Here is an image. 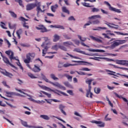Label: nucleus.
<instances>
[{
  "mask_svg": "<svg viewBox=\"0 0 128 128\" xmlns=\"http://www.w3.org/2000/svg\"><path fill=\"white\" fill-rule=\"evenodd\" d=\"M36 54L34 52H29L26 55V58L24 60V62L25 64H27L26 66L30 68V70H32V67H30V65L28 64H30V60H34Z\"/></svg>",
  "mask_w": 128,
  "mask_h": 128,
  "instance_id": "obj_1",
  "label": "nucleus"
},
{
  "mask_svg": "<svg viewBox=\"0 0 128 128\" xmlns=\"http://www.w3.org/2000/svg\"><path fill=\"white\" fill-rule=\"evenodd\" d=\"M50 78L54 80H58V78L56 76V75L54 74H50Z\"/></svg>",
  "mask_w": 128,
  "mask_h": 128,
  "instance_id": "obj_28",
  "label": "nucleus"
},
{
  "mask_svg": "<svg viewBox=\"0 0 128 128\" xmlns=\"http://www.w3.org/2000/svg\"><path fill=\"white\" fill-rule=\"evenodd\" d=\"M10 60H16V57H14V52H11V54L10 56Z\"/></svg>",
  "mask_w": 128,
  "mask_h": 128,
  "instance_id": "obj_44",
  "label": "nucleus"
},
{
  "mask_svg": "<svg viewBox=\"0 0 128 128\" xmlns=\"http://www.w3.org/2000/svg\"><path fill=\"white\" fill-rule=\"evenodd\" d=\"M44 48V49L42 50V52L43 56H44V54H46V52H48V46H46Z\"/></svg>",
  "mask_w": 128,
  "mask_h": 128,
  "instance_id": "obj_26",
  "label": "nucleus"
},
{
  "mask_svg": "<svg viewBox=\"0 0 128 128\" xmlns=\"http://www.w3.org/2000/svg\"><path fill=\"white\" fill-rule=\"evenodd\" d=\"M41 76L42 80H44L46 82H48L49 84H52V86H57L58 88H61L62 90H66V87L62 86L58 82H56L55 83L52 82L50 80H48V79L44 74L42 73L41 74Z\"/></svg>",
  "mask_w": 128,
  "mask_h": 128,
  "instance_id": "obj_2",
  "label": "nucleus"
},
{
  "mask_svg": "<svg viewBox=\"0 0 128 128\" xmlns=\"http://www.w3.org/2000/svg\"><path fill=\"white\" fill-rule=\"evenodd\" d=\"M2 60L4 62H5V64H8L9 66H12L10 62V60H8V58L2 56Z\"/></svg>",
  "mask_w": 128,
  "mask_h": 128,
  "instance_id": "obj_15",
  "label": "nucleus"
},
{
  "mask_svg": "<svg viewBox=\"0 0 128 128\" xmlns=\"http://www.w3.org/2000/svg\"><path fill=\"white\" fill-rule=\"evenodd\" d=\"M64 46H72V42H63Z\"/></svg>",
  "mask_w": 128,
  "mask_h": 128,
  "instance_id": "obj_31",
  "label": "nucleus"
},
{
  "mask_svg": "<svg viewBox=\"0 0 128 128\" xmlns=\"http://www.w3.org/2000/svg\"><path fill=\"white\" fill-rule=\"evenodd\" d=\"M120 64L122 66H128V60H120Z\"/></svg>",
  "mask_w": 128,
  "mask_h": 128,
  "instance_id": "obj_21",
  "label": "nucleus"
},
{
  "mask_svg": "<svg viewBox=\"0 0 128 128\" xmlns=\"http://www.w3.org/2000/svg\"><path fill=\"white\" fill-rule=\"evenodd\" d=\"M114 68H120V70H128V68H122V67H118L116 65H112Z\"/></svg>",
  "mask_w": 128,
  "mask_h": 128,
  "instance_id": "obj_42",
  "label": "nucleus"
},
{
  "mask_svg": "<svg viewBox=\"0 0 128 128\" xmlns=\"http://www.w3.org/2000/svg\"><path fill=\"white\" fill-rule=\"evenodd\" d=\"M104 4H106V6L108 7L109 10H112V6H110V3H108V2L105 1L104 2Z\"/></svg>",
  "mask_w": 128,
  "mask_h": 128,
  "instance_id": "obj_34",
  "label": "nucleus"
},
{
  "mask_svg": "<svg viewBox=\"0 0 128 128\" xmlns=\"http://www.w3.org/2000/svg\"><path fill=\"white\" fill-rule=\"evenodd\" d=\"M36 6V3L28 4L26 6V10H34Z\"/></svg>",
  "mask_w": 128,
  "mask_h": 128,
  "instance_id": "obj_8",
  "label": "nucleus"
},
{
  "mask_svg": "<svg viewBox=\"0 0 128 128\" xmlns=\"http://www.w3.org/2000/svg\"><path fill=\"white\" fill-rule=\"evenodd\" d=\"M92 122L98 124V126H100V128H104V122L102 121L94 120Z\"/></svg>",
  "mask_w": 128,
  "mask_h": 128,
  "instance_id": "obj_10",
  "label": "nucleus"
},
{
  "mask_svg": "<svg viewBox=\"0 0 128 128\" xmlns=\"http://www.w3.org/2000/svg\"><path fill=\"white\" fill-rule=\"evenodd\" d=\"M126 42V40H116L113 42L112 48H116V46H118L120 44H124Z\"/></svg>",
  "mask_w": 128,
  "mask_h": 128,
  "instance_id": "obj_4",
  "label": "nucleus"
},
{
  "mask_svg": "<svg viewBox=\"0 0 128 128\" xmlns=\"http://www.w3.org/2000/svg\"><path fill=\"white\" fill-rule=\"evenodd\" d=\"M94 92L96 94H100V88H94Z\"/></svg>",
  "mask_w": 128,
  "mask_h": 128,
  "instance_id": "obj_36",
  "label": "nucleus"
},
{
  "mask_svg": "<svg viewBox=\"0 0 128 128\" xmlns=\"http://www.w3.org/2000/svg\"><path fill=\"white\" fill-rule=\"evenodd\" d=\"M115 34H116L120 35V36H128V33H122V32H114Z\"/></svg>",
  "mask_w": 128,
  "mask_h": 128,
  "instance_id": "obj_32",
  "label": "nucleus"
},
{
  "mask_svg": "<svg viewBox=\"0 0 128 128\" xmlns=\"http://www.w3.org/2000/svg\"><path fill=\"white\" fill-rule=\"evenodd\" d=\"M112 11L117 12V14H120L122 12L120 10L114 8H112Z\"/></svg>",
  "mask_w": 128,
  "mask_h": 128,
  "instance_id": "obj_35",
  "label": "nucleus"
},
{
  "mask_svg": "<svg viewBox=\"0 0 128 128\" xmlns=\"http://www.w3.org/2000/svg\"><path fill=\"white\" fill-rule=\"evenodd\" d=\"M68 94H69L70 96H74V92H72V90H67Z\"/></svg>",
  "mask_w": 128,
  "mask_h": 128,
  "instance_id": "obj_59",
  "label": "nucleus"
},
{
  "mask_svg": "<svg viewBox=\"0 0 128 128\" xmlns=\"http://www.w3.org/2000/svg\"><path fill=\"white\" fill-rule=\"evenodd\" d=\"M75 44L77 46H80V42L78 40H74Z\"/></svg>",
  "mask_w": 128,
  "mask_h": 128,
  "instance_id": "obj_64",
  "label": "nucleus"
},
{
  "mask_svg": "<svg viewBox=\"0 0 128 128\" xmlns=\"http://www.w3.org/2000/svg\"><path fill=\"white\" fill-rule=\"evenodd\" d=\"M20 122H21L22 124L24 126H25V128H28V126H30L28 125V122H24L22 120H20Z\"/></svg>",
  "mask_w": 128,
  "mask_h": 128,
  "instance_id": "obj_30",
  "label": "nucleus"
},
{
  "mask_svg": "<svg viewBox=\"0 0 128 128\" xmlns=\"http://www.w3.org/2000/svg\"><path fill=\"white\" fill-rule=\"evenodd\" d=\"M15 2H18L20 6H24V4H22V0H15Z\"/></svg>",
  "mask_w": 128,
  "mask_h": 128,
  "instance_id": "obj_45",
  "label": "nucleus"
},
{
  "mask_svg": "<svg viewBox=\"0 0 128 128\" xmlns=\"http://www.w3.org/2000/svg\"><path fill=\"white\" fill-rule=\"evenodd\" d=\"M88 4H86V2L82 3V6H86V8H92V6H90Z\"/></svg>",
  "mask_w": 128,
  "mask_h": 128,
  "instance_id": "obj_56",
  "label": "nucleus"
},
{
  "mask_svg": "<svg viewBox=\"0 0 128 128\" xmlns=\"http://www.w3.org/2000/svg\"><path fill=\"white\" fill-rule=\"evenodd\" d=\"M64 84L66 86H68V88H70V86H72L68 82H64Z\"/></svg>",
  "mask_w": 128,
  "mask_h": 128,
  "instance_id": "obj_53",
  "label": "nucleus"
},
{
  "mask_svg": "<svg viewBox=\"0 0 128 128\" xmlns=\"http://www.w3.org/2000/svg\"><path fill=\"white\" fill-rule=\"evenodd\" d=\"M58 48L60 50H64V52H66V50H68L67 49H66V48L64 46L60 45V46H58Z\"/></svg>",
  "mask_w": 128,
  "mask_h": 128,
  "instance_id": "obj_37",
  "label": "nucleus"
},
{
  "mask_svg": "<svg viewBox=\"0 0 128 128\" xmlns=\"http://www.w3.org/2000/svg\"><path fill=\"white\" fill-rule=\"evenodd\" d=\"M22 34V30L20 28L16 32V34L19 40L20 39V34Z\"/></svg>",
  "mask_w": 128,
  "mask_h": 128,
  "instance_id": "obj_18",
  "label": "nucleus"
},
{
  "mask_svg": "<svg viewBox=\"0 0 128 128\" xmlns=\"http://www.w3.org/2000/svg\"><path fill=\"white\" fill-rule=\"evenodd\" d=\"M68 20H76V18H74V16H70L68 18Z\"/></svg>",
  "mask_w": 128,
  "mask_h": 128,
  "instance_id": "obj_57",
  "label": "nucleus"
},
{
  "mask_svg": "<svg viewBox=\"0 0 128 128\" xmlns=\"http://www.w3.org/2000/svg\"><path fill=\"white\" fill-rule=\"evenodd\" d=\"M40 118H44V120H50V117H48V115H40Z\"/></svg>",
  "mask_w": 128,
  "mask_h": 128,
  "instance_id": "obj_33",
  "label": "nucleus"
},
{
  "mask_svg": "<svg viewBox=\"0 0 128 128\" xmlns=\"http://www.w3.org/2000/svg\"><path fill=\"white\" fill-rule=\"evenodd\" d=\"M106 30V27H98V28H93L92 30Z\"/></svg>",
  "mask_w": 128,
  "mask_h": 128,
  "instance_id": "obj_40",
  "label": "nucleus"
},
{
  "mask_svg": "<svg viewBox=\"0 0 128 128\" xmlns=\"http://www.w3.org/2000/svg\"><path fill=\"white\" fill-rule=\"evenodd\" d=\"M44 90H48V92H56H56H60V94H63L64 96H66V93L64 92H60L58 90H52L50 89V88L47 87L46 86H44Z\"/></svg>",
  "mask_w": 128,
  "mask_h": 128,
  "instance_id": "obj_9",
  "label": "nucleus"
},
{
  "mask_svg": "<svg viewBox=\"0 0 128 128\" xmlns=\"http://www.w3.org/2000/svg\"><path fill=\"white\" fill-rule=\"evenodd\" d=\"M54 38L53 39V42H58V40H60V36H58L56 34L54 35Z\"/></svg>",
  "mask_w": 128,
  "mask_h": 128,
  "instance_id": "obj_29",
  "label": "nucleus"
},
{
  "mask_svg": "<svg viewBox=\"0 0 128 128\" xmlns=\"http://www.w3.org/2000/svg\"><path fill=\"white\" fill-rule=\"evenodd\" d=\"M42 92L44 94H45V96H46L48 98H52V94H48L46 92L42 91Z\"/></svg>",
  "mask_w": 128,
  "mask_h": 128,
  "instance_id": "obj_39",
  "label": "nucleus"
},
{
  "mask_svg": "<svg viewBox=\"0 0 128 128\" xmlns=\"http://www.w3.org/2000/svg\"><path fill=\"white\" fill-rule=\"evenodd\" d=\"M28 76L31 78H36V77L34 76V74L32 73H28Z\"/></svg>",
  "mask_w": 128,
  "mask_h": 128,
  "instance_id": "obj_48",
  "label": "nucleus"
},
{
  "mask_svg": "<svg viewBox=\"0 0 128 128\" xmlns=\"http://www.w3.org/2000/svg\"><path fill=\"white\" fill-rule=\"evenodd\" d=\"M106 99L107 102H108V104H110V106H112V102L110 100V98H108V96H106Z\"/></svg>",
  "mask_w": 128,
  "mask_h": 128,
  "instance_id": "obj_54",
  "label": "nucleus"
},
{
  "mask_svg": "<svg viewBox=\"0 0 128 128\" xmlns=\"http://www.w3.org/2000/svg\"><path fill=\"white\" fill-rule=\"evenodd\" d=\"M88 50L92 52H104V50H102L89 49Z\"/></svg>",
  "mask_w": 128,
  "mask_h": 128,
  "instance_id": "obj_16",
  "label": "nucleus"
},
{
  "mask_svg": "<svg viewBox=\"0 0 128 128\" xmlns=\"http://www.w3.org/2000/svg\"><path fill=\"white\" fill-rule=\"evenodd\" d=\"M64 38H66V40H71L72 38L66 34H64Z\"/></svg>",
  "mask_w": 128,
  "mask_h": 128,
  "instance_id": "obj_51",
  "label": "nucleus"
},
{
  "mask_svg": "<svg viewBox=\"0 0 128 128\" xmlns=\"http://www.w3.org/2000/svg\"><path fill=\"white\" fill-rule=\"evenodd\" d=\"M92 12H100V9L96 8H94L92 10Z\"/></svg>",
  "mask_w": 128,
  "mask_h": 128,
  "instance_id": "obj_41",
  "label": "nucleus"
},
{
  "mask_svg": "<svg viewBox=\"0 0 128 128\" xmlns=\"http://www.w3.org/2000/svg\"><path fill=\"white\" fill-rule=\"evenodd\" d=\"M62 11L63 12H65V14H70V10L66 8V6L62 7Z\"/></svg>",
  "mask_w": 128,
  "mask_h": 128,
  "instance_id": "obj_23",
  "label": "nucleus"
},
{
  "mask_svg": "<svg viewBox=\"0 0 128 128\" xmlns=\"http://www.w3.org/2000/svg\"><path fill=\"white\" fill-rule=\"evenodd\" d=\"M36 28L38 30H40V32H48V29L42 24L38 25V26H36Z\"/></svg>",
  "mask_w": 128,
  "mask_h": 128,
  "instance_id": "obj_5",
  "label": "nucleus"
},
{
  "mask_svg": "<svg viewBox=\"0 0 128 128\" xmlns=\"http://www.w3.org/2000/svg\"><path fill=\"white\" fill-rule=\"evenodd\" d=\"M32 70L33 72H38L41 70L40 68V66H38L36 64L34 65V68H32Z\"/></svg>",
  "mask_w": 128,
  "mask_h": 128,
  "instance_id": "obj_13",
  "label": "nucleus"
},
{
  "mask_svg": "<svg viewBox=\"0 0 128 128\" xmlns=\"http://www.w3.org/2000/svg\"><path fill=\"white\" fill-rule=\"evenodd\" d=\"M58 8V4H56L54 6H51L50 8L52 12H56V8Z\"/></svg>",
  "mask_w": 128,
  "mask_h": 128,
  "instance_id": "obj_19",
  "label": "nucleus"
},
{
  "mask_svg": "<svg viewBox=\"0 0 128 128\" xmlns=\"http://www.w3.org/2000/svg\"><path fill=\"white\" fill-rule=\"evenodd\" d=\"M82 70H84L85 72H90V69H89L88 68H82Z\"/></svg>",
  "mask_w": 128,
  "mask_h": 128,
  "instance_id": "obj_61",
  "label": "nucleus"
},
{
  "mask_svg": "<svg viewBox=\"0 0 128 128\" xmlns=\"http://www.w3.org/2000/svg\"><path fill=\"white\" fill-rule=\"evenodd\" d=\"M8 12L10 13L11 16H12V18H16L18 16L16 15V14H15L14 12L12 11V10H9Z\"/></svg>",
  "mask_w": 128,
  "mask_h": 128,
  "instance_id": "obj_24",
  "label": "nucleus"
},
{
  "mask_svg": "<svg viewBox=\"0 0 128 128\" xmlns=\"http://www.w3.org/2000/svg\"><path fill=\"white\" fill-rule=\"evenodd\" d=\"M76 72H77V74H80V76H86V74L84 73V72H78V71H76Z\"/></svg>",
  "mask_w": 128,
  "mask_h": 128,
  "instance_id": "obj_49",
  "label": "nucleus"
},
{
  "mask_svg": "<svg viewBox=\"0 0 128 128\" xmlns=\"http://www.w3.org/2000/svg\"><path fill=\"white\" fill-rule=\"evenodd\" d=\"M114 96H116V98H122L123 100H124V102H128V100L126 98L122 97V95H118V94H116V92H114Z\"/></svg>",
  "mask_w": 128,
  "mask_h": 128,
  "instance_id": "obj_14",
  "label": "nucleus"
},
{
  "mask_svg": "<svg viewBox=\"0 0 128 128\" xmlns=\"http://www.w3.org/2000/svg\"><path fill=\"white\" fill-rule=\"evenodd\" d=\"M96 18H100V15H94L92 16L88 17V20H96Z\"/></svg>",
  "mask_w": 128,
  "mask_h": 128,
  "instance_id": "obj_22",
  "label": "nucleus"
},
{
  "mask_svg": "<svg viewBox=\"0 0 128 128\" xmlns=\"http://www.w3.org/2000/svg\"><path fill=\"white\" fill-rule=\"evenodd\" d=\"M91 60H99L98 58H102V60H106V62H112V59H110L106 58H98V57H94V58H90Z\"/></svg>",
  "mask_w": 128,
  "mask_h": 128,
  "instance_id": "obj_11",
  "label": "nucleus"
},
{
  "mask_svg": "<svg viewBox=\"0 0 128 128\" xmlns=\"http://www.w3.org/2000/svg\"><path fill=\"white\" fill-rule=\"evenodd\" d=\"M68 55V56H70V58H75V59H76V60H80V58H78V57H76V56H72V54H68V53H66Z\"/></svg>",
  "mask_w": 128,
  "mask_h": 128,
  "instance_id": "obj_47",
  "label": "nucleus"
},
{
  "mask_svg": "<svg viewBox=\"0 0 128 128\" xmlns=\"http://www.w3.org/2000/svg\"><path fill=\"white\" fill-rule=\"evenodd\" d=\"M78 66V64H70L69 63H66L64 64L63 66L64 68H68V66Z\"/></svg>",
  "mask_w": 128,
  "mask_h": 128,
  "instance_id": "obj_20",
  "label": "nucleus"
},
{
  "mask_svg": "<svg viewBox=\"0 0 128 128\" xmlns=\"http://www.w3.org/2000/svg\"><path fill=\"white\" fill-rule=\"evenodd\" d=\"M64 105L60 104L59 105V110H60L61 112L64 114V116H66V112L64 110Z\"/></svg>",
  "mask_w": 128,
  "mask_h": 128,
  "instance_id": "obj_12",
  "label": "nucleus"
},
{
  "mask_svg": "<svg viewBox=\"0 0 128 128\" xmlns=\"http://www.w3.org/2000/svg\"><path fill=\"white\" fill-rule=\"evenodd\" d=\"M20 46H23V48H30V45L25 44H21Z\"/></svg>",
  "mask_w": 128,
  "mask_h": 128,
  "instance_id": "obj_46",
  "label": "nucleus"
},
{
  "mask_svg": "<svg viewBox=\"0 0 128 128\" xmlns=\"http://www.w3.org/2000/svg\"><path fill=\"white\" fill-rule=\"evenodd\" d=\"M90 24H92V20H89L88 23H86L84 26V28H86V26H90Z\"/></svg>",
  "mask_w": 128,
  "mask_h": 128,
  "instance_id": "obj_43",
  "label": "nucleus"
},
{
  "mask_svg": "<svg viewBox=\"0 0 128 128\" xmlns=\"http://www.w3.org/2000/svg\"><path fill=\"white\" fill-rule=\"evenodd\" d=\"M36 10L37 12V14H40V12H44L46 10H42L40 8V6H42L40 4V2H38L36 4Z\"/></svg>",
  "mask_w": 128,
  "mask_h": 128,
  "instance_id": "obj_7",
  "label": "nucleus"
},
{
  "mask_svg": "<svg viewBox=\"0 0 128 128\" xmlns=\"http://www.w3.org/2000/svg\"><path fill=\"white\" fill-rule=\"evenodd\" d=\"M0 70L2 69L0 68V72H1V74H4V76H8L10 78H12L14 76V75L12 73H10V72H7L6 70H3L2 71H0Z\"/></svg>",
  "mask_w": 128,
  "mask_h": 128,
  "instance_id": "obj_6",
  "label": "nucleus"
},
{
  "mask_svg": "<svg viewBox=\"0 0 128 128\" xmlns=\"http://www.w3.org/2000/svg\"><path fill=\"white\" fill-rule=\"evenodd\" d=\"M20 20H21L22 22H26L28 20L24 18L21 16L19 18Z\"/></svg>",
  "mask_w": 128,
  "mask_h": 128,
  "instance_id": "obj_52",
  "label": "nucleus"
},
{
  "mask_svg": "<svg viewBox=\"0 0 128 128\" xmlns=\"http://www.w3.org/2000/svg\"><path fill=\"white\" fill-rule=\"evenodd\" d=\"M106 72H108V74H110L111 76H112V71L110 70H105Z\"/></svg>",
  "mask_w": 128,
  "mask_h": 128,
  "instance_id": "obj_55",
  "label": "nucleus"
},
{
  "mask_svg": "<svg viewBox=\"0 0 128 128\" xmlns=\"http://www.w3.org/2000/svg\"><path fill=\"white\" fill-rule=\"evenodd\" d=\"M92 24H100V20H91Z\"/></svg>",
  "mask_w": 128,
  "mask_h": 128,
  "instance_id": "obj_38",
  "label": "nucleus"
},
{
  "mask_svg": "<svg viewBox=\"0 0 128 128\" xmlns=\"http://www.w3.org/2000/svg\"><path fill=\"white\" fill-rule=\"evenodd\" d=\"M74 52H79V54H86V52L80 50V49L76 48L74 50Z\"/></svg>",
  "mask_w": 128,
  "mask_h": 128,
  "instance_id": "obj_27",
  "label": "nucleus"
},
{
  "mask_svg": "<svg viewBox=\"0 0 128 128\" xmlns=\"http://www.w3.org/2000/svg\"><path fill=\"white\" fill-rule=\"evenodd\" d=\"M0 24V26L2 27V28H4V26H6V24L3 22H1Z\"/></svg>",
  "mask_w": 128,
  "mask_h": 128,
  "instance_id": "obj_63",
  "label": "nucleus"
},
{
  "mask_svg": "<svg viewBox=\"0 0 128 128\" xmlns=\"http://www.w3.org/2000/svg\"><path fill=\"white\" fill-rule=\"evenodd\" d=\"M108 114H107L106 116H105V120L108 121V120H110L112 118H108Z\"/></svg>",
  "mask_w": 128,
  "mask_h": 128,
  "instance_id": "obj_62",
  "label": "nucleus"
},
{
  "mask_svg": "<svg viewBox=\"0 0 128 128\" xmlns=\"http://www.w3.org/2000/svg\"><path fill=\"white\" fill-rule=\"evenodd\" d=\"M120 114H122V116L123 118H124L125 122H128V118H126V116H124L122 113H120Z\"/></svg>",
  "mask_w": 128,
  "mask_h": 128,
  "instance_id": "obj_60",
  "label": "nucleus"
},
{
  "mask_svg": "<svg viewBox=\"0 0 128 128\" xmlns=\"http://www.w3.org/2000/svg\"><path fill=\"white\" fill-rule=\"evenodd\" d=\"M90 38L92 40H94L95 42H102V40L100 39L96 38L94 36H90Z\"/></svg>",
  "mask_w": 128,
  "mask_h": 128,
  "instance_id": "obj_25",
  "label": "nucleus"
},
{
  "mask_svg": "<svg viewBox=\"0 0 128 128\" xmlns=\"http://www.w3.org/2000/svg\"><path fill=\"white\" fill-rule=\"evenodd\" d=\"M78 38H80V40H81V42H86V38H83V39L82 38V36L78 35Z\"/></svg>",
  "mask_w": 128,
  "mask_h": 128,
  "instance_id": "obj_50",
  "label": "nucleus"
},
{
  "mask_svg": "<svg viewBox=\"0 0 128 128\" xmlns=\"http://www.w3.org/2000/svg\"><path fill=\"white\" fill-rule=\"evenodd\" d=\"M50 28H60L61 30H64V27L60 25H50Z\"/></svg>",
  "mask_w": 128,
  "mask_h": 128,
  "instance_id": "obj_17",
  "label": "nucleus"
},
{
  "mask_svg": "<svg viewBox=\"0 0 128 128\" xmlns=\"http://www.w3.org/2000/svg\"><path fill=\"white\" fill-rule=\"evenodd\" d=\"M94 79H87L86 80V83L88 85V90H86V98H88V96H90V98H92V92H90V90H92V82H93Z\"/></svg>",
  "mask_w": 128,
  "mask_h": 128,
  "instance_id": "obj_3",
  "label": "nucleus"
},
{
  "mask_svg": "<svg viewBox=\"0 0 128 128\" xmlns=\"http://www.w3.org/2000/svg\"><path fill=\"white\" fill-rule=\"evenodd\" d=\"M112 62L117 64H120V60H112Z\"/></svg>",
  "mask_w": 128,
  "mask_h": 128,
  "instance_id": "obj_58",
  "label": "nucleus"
}]
</instances>
